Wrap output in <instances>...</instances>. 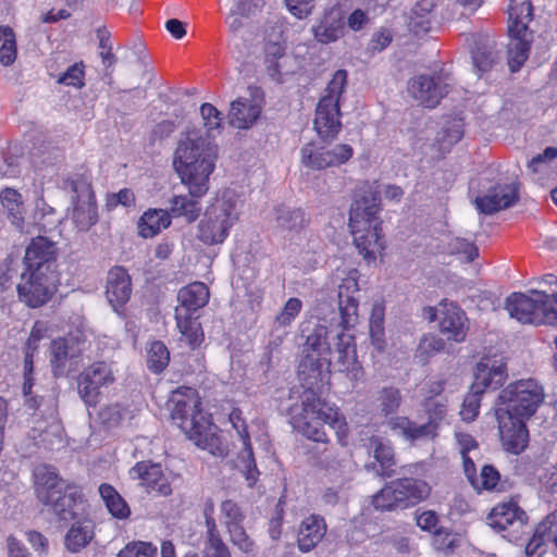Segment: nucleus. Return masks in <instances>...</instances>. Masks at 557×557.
Listing matches in <instances>:
<instances>
[{
  "instance_id": "nucleus-28",
  "label": "nucleus",
  "mask_w": 557,
  "mask_h": 557,
  "mask_svg": "<svg viewBox=\"0 0 557 557\" xmlns=\"http://www.w3.org/2000/svg\"><path fill=\"white\" fill-rule=\"evenodd\" d=\"M57 258L55 243L44 236L33 238L26 248L24 264L28 270L53 273Z\"/></svg>"
},
{
  "instance_id": "nucleus-26",
  "label": "nucleus",
  "mask_w": 557,
  "mask_h": 557,
  "mask_svg": "<svg viewBox=\"0 0 557 557\" xmlns=\"http://www.w3.org/2000/svg\"><path fill=\"white\" fill-rule=\"evenodd\" d=\"M519 199L515 184H496L483 196L475 197L476 209L484 214H493L513 206Z\"/></svg>"
},
{
  "instance_id": "nucleus-31",
  "label": "nucleus",
  "mask_w": 557,
  "mask_h": 557,
  "mask_svg": "<svg viewBox=\"0 0 557 557\" xmlns=\"http://www.w3.org/2000/svg\"><path fill=\"white\" fill-rule=\"evenodd\" d=\"M81 347L75 337H59L50 346V363L54 376H63L70 372V364L81 355Z\"/></svg>"
},
{
  "instance_id": "nucleus-63",
  "label": "nucleus",
  "mask_w": 557,
  "mask_h": 557,
  "mask_svg": "<svg viewBox=\"0 0 557 557\" xmlns=\"http://www.w3.org/2000/svg\"><path fill=\"white\" fill-rule=\"evenodd\" d=\"M385 493V486L373 496L372 504L375 509L379 510H393L396 508H400L394 493H388V496L383 494Z\"/></svg>"
},
{
  "instance_id": "nucleus-48",
  "label": "nucleus",
  "mask_w": 557,
  "mask_h": 557,
  "mask_svg": "<svg viewBox=\"0 0 557 557\" xmlns=\"http://www.w3.org/2000/svg\"><path fill=\"white\" fill-rule=\"evenodd\" d=\"M200 114L208 137L220 134L222 129V113L211 103H203L200 107Z\"/></svg>"
},
{
  "instance_id": "nucleus-24",
  "label": "nucleus",
  "mask_w": 557,
  "mask_h": 557,
  "mask_svg": "<svg viewBox=\"0 0 557 557\" xmlns=\"http://www.w3.org/2000/svg\"><path fill=\"white\" fill-rule=\"evenodd\" d=\"M336 362L339 372L346 374V376L352 382L357 383L363 379L364 371L360 362L357 359L356 344L352 335L345 333L344 331L336 335Z\"/></svg>"
},
{
  "instance_id": "nucleus-55",
  "label": "nucleus",
  "mask_w": 557,
  "mask_h": 557,
  "mask_svg": "<svg viewBox=\"0 0 557 557\" xmlns=\"http://www.w3.org/2000/svg\"><path fill=\"white\" fill-rule=\"evenodd\" d=\"M59 84L83 88L85 86V65L77 62L71 65L59 78Z\"/></svg>"
},
{
  "instance_id": "nucleus-33",
  "label": "nucleus",
  "mask_w": 557,
  "mask_h": 557,
  "mask_svg": "<svg viewBox=\"0 0 557 557\" xmlns=\"http://www.w3.org/2000/svg\"><path fill=\"white\" fill-rule=\"evenodd\" d=\"M326 523L323 517L310 515L305 518L298 529L297 543L302 553L312 550L326 534Z\"/></svg>"
},
{
  "instance_id": "nucleus-42",
  "label": "nucleus",
  "mask_w": 557,
  "mask_h": 557,
  "mask_svg": "<svg viewBox=\"0 0 557 557\" xmlns=\"http://www.w3.org/2000/svg\"><path fill=\"white\" fill-rule=\"evenodd\" d=\"M276 221L278 228L286 233V236L298 233L307 224L305 212L301 209H280Z\"/></svg>"
},
{
  "instance_id": "nucleus-9",
  "label": "nucleus",
  "mask_w": 557,
  "mask_h": 557,
  "mask_svg": "<svg viewBox=\"0 0 557 557\" xmlns=\"http://www.w3.org/2000/svg\"><path fill=\"white\" fill-rule=\"evenodd\" d=\"M346 83V71H336L318 102L313 125L318 135L324 140L334 139L342 129L339 99Z\"/></svg>"
},
{
  "instance_id": "nucleus-58",
  "label": "nucleus",
  "mask_w": 557,
  "mask_h": 557,
  "mask_svg": "<svg viewBox=\"0 0 557 557\" xmlns=\"http://www.w3.org/2000/svg\"><path fill=\"white\" fill-rule=\"evenodd\" d=\"M230 535V541L240 552L245 554L252 553L255 550V542L247 534L243 524L226 530Z\"/></svg>"
},
{
  "instance_id": "nucleus-40",
  "label": "nucleus",
  "mask_w": 557,
  "mask_h": 557,
  "mask_svg": "<svg viewBox=\"0 0 557 557\" xmlns=\"http://www.w3.org/2000/svg\"><path fill=\"white\" fill-rule=\"evenodd\" d=\"M0 201L8 210L11 223L21 230L25 215L21 194L13 188H5L0 193Z\"/></svg>"
},
{
  "instance_id": "nucleus-50",
  "label": "nucleus",
  "mask_w": 557,
  "mask_h": 557,
  "mask_svg": "<svg viewBox=\"0 0 557 557\" xmlns=\"http://www.w3.org/2000/svg\"><path fill=\"white\" fill-rule=\"evenodd\" d=\"M302 309V301L297 297L289 298L281 312L275 317L274 323L276 327L289 326Z\"/></svg>"
},
{
  "instance_id": "nucleus-16",
  "label": "nucleus",
  "mask_w": 557,
  "mask_h": 557,
  "mask_svg": "<svg viewBox=\"0 0 557 557\" xmlns=\"http://www.w3.org/2000/svg\"><path fill=\"white\" fill-rule=\"evenodd\" d=\"M115 377L110 364L97 361L84 369L77 379L78 394L87 406L98 403L100 388L114 382Z\"/></svg>"
},
{
  "instance_id": "nucleus-52",
  "label": "nucleus",
  "mask_w": 557,
  "mask_h": 557,
  "mask_svg": "<svg viewBox=\"0 0 557 557\" xmlns=\"http://www.w3.org/2000/svg\"><path fill=\"white\" fill-rule=\"evenodd\" d=\"M498 482V471L493 466L486 465L481 469L480 475H475L470 484L480 492L482 490H493Z\"/></svg>"
},
{
  "instance_id": "nucleus-41",
  "label": "nucleus",
  "mask_w": 557,
  "mask_h": 557,
  "mask_svg": "<svg viewBox=\"0 0 557 557\" xmlns=\"http://www.w3.org/2000/svg\"><path fill=\"white\" fill-rule=\"evenodd\" d=\"M176 325L187 344L194 349L203 341L200 323L193 314H175Z\"/></svg>"
},
{
  "instance_id": "nucleus-5",
  "label": "nucleus",
  "mask_w": 557,
  "mask_h": 557,
  "mask_svg": "<svg viewBox=\"0 0 557 557\" xmlns=\"http://www.w3.org/2000/svg\"><path fill=\"white\" fill-rule=\"evenodd\" d=\"M541 289L530 294L512 293L506 299V309L511 318L529 324H557V276H544Z\"/></svg>"
},
{
  "instance_id": "nucleus-12",
  "label": "nucleus",
  "mask_w": 557,
  "mask_h": 557,
  "mask_svg": "<svg viewBox=\"0 0 557 557\" xmlns=\"http://www.w3.org/2000/svg\"><path fill=\"white\" fill-rule=\"evenodd\" d=\"M425 408L430 414V421L426 423L417 424L407 417L396 416L387 421V425L395 434L403 436L410 443L433 438L436 435L434 421L444 417L446 406L441 403L428 401Z\"/></svg>"
},
{
  "instance_id": "nucleus-51",
  "label": "nucleus",
  "mask_w": 557,
  "mask_h": 557,
  "mask_svg": "<svg viewBox=\"0 0 557 557\" xmlns=\"http://www.w3.org/2000/svg\"><path fill=\"white\" fill-rule=\"evenodd\" d=\"M158 547L151 542H131L120 550L117 557H157Z\"/></svg>"
},
{
  "instance_id": "nucleus-35",
  "label": "nucleus",
  "mask_w": 557,
  "mask_h": 557,
  "mask_svg": "<svg viewBox=\"0 0 557 557\" xmlns=\"http://www.w3.org/2000/svg\"><path fill=\"white\" fill-rule=\"evenodd\" d=\"M94 537V522L84 517L74 522L65 534L64 545L71 553L81 552Z\"/></svg>"
},
{
  "instance_id": "nucleus-20",
  "label": "nucleus",
  "mask_w": 557,
  "mask_h": 557,
  "mask_svg": "<svg viewBox=\"0 0 557 557\" xmlns=\"http://www.w3.org/2000/svg\"><path fill=\"white\" fill-rule=\"evenodd\" d=\"M228 418L243 444V449L238 455V462L240 471L244 474L248 486L251 487L258 481L260 472L257 468L256 460L253 457L252 446L250 443L249 433L247 431V425L242 416V411L238 408H234L231 411Z\"/></svg>"
},
{
  "instance_id": "nucleus-21",
  "label": "nucleus",
  "mask_w": 557,
  "mask_h": 557,
  "mask_svg": "<svg viewBox=\"0 0 557 557\" xmlns=\"http://www.w3.org/2000/svg\"><path fill=\"white\" fill-rule=\"evenodd\" d=\"M449 83L441 76L419 75L409 82V94L426 108H434L448 94Z\"/></svg>"
},
{
  "instance_id": "nucleus-32",
  "label": "nucleus",
  "mask_w": 557,
  "mask_h": 557,
  "mask_svg": "<svg viewBox=\"0 0 557 557\" xmlns=\"http://www.w3.org/2000/svg\"><path fill=\"white\" fill-rule=\"evenodd\" d=\"M210 298L208 286L202 282H194L182 287L177 294L178 306L175 314H193L203 308Z\"/></svg>"
},
{
  "instance_id": "nucleus-53",
  "label": "nucleus",
  "mask_w": 557,
  "mask_h": 557,
  "mask_svg": "<svg viewBox=\"0 0 557 557\" xmlns=\"http://www.w3.org/2000/svg\"><path fill=\"white\" fill-rule=\"evenodd\" d=\"M445 341L435 335H425L421 338L418 347V356L422 361L445 349Z\"/></svg>"
},
{
  "instance_id": "nucleus-27",
  "label": "nucleus",
  "mask_w": 557,
  "mask_h": 557,
  "mask_svg": "<svg viewBox=\"0 0 557 557\" xmlns=\"http://www.w3.org/2000/svg\"><path fill=\"white\" fill-rule=\"evenodd\" d=\"M106 295L113 310L122 314L132 295V281L122 267H113L107 276Z\"/></svg>"
},
{
  "instance_id": "nucleus-7",
  "label": "nucleus",
  "mask_w": 557,
  "mask_h": 557,
  "mask_svg": "<svg viewBox=\"0 0 557 557\" xmlns=\"http://www.w3.org/2000/svg\"><path fill=\"white\" fill-rule=\"evenodd\" d=\"M533 17L530 0H511L509 7L508 33V66L518 72L529 58L533 33L528 25Z\"/></svg>"
},
{
  "instance_id": "nucleus-43",
  "label": "nucleus",
  "mask_w": 557,
  "mask_h": 557,
  "mask_svg": "<svg viewBox=\"0 0 557 557\" xmlns=\"http://www.w3.org/2000/svg\"><path fill=\"white\" fill-rule=\"evenodd\" d=\"M170 351L161 341H153L147 348V366L148 369L159 374L169 364Z\"/></svg>"
},
{
  "instance_id": "nucleus-62",
  "label": "nucleus",
  "mask_w": 557,
  "mask_h": 557,
  "mask_svg": "<svg viewBox=\"0 0 557 557\" xmlns=\"http://www.w3.org/2000/svg\"><path fill=\"white\" fill-rule=\"evenodd\" d=\"M288 11L297 18L307 17L314 7L313 0H285Z\"/></svg>"
},
{
  "instance_id": "nucleus-19",
  "label": "nucleus",
  "mask_w": 557,
  "mask_h": 557,
  "mask_svg": "<svg viewBox=\"0 0 557 557\" xmlns=\"http://www.w3.org/2000/svg\"><path fill=\"white\" fill-rule=\"evenodd\" d=\"M87 499L81 486L67 483L48 507L60 520L70 521L87 515Z\"/></svg>"
},
{
  "instance_id": "nucleus-59",
  "label": "nucleus",
  "mask_w": 557,
  "mask_h": 557,
  "mask_svg": "<svg viewBox=\"0 0 557 557\" xmlns=\"http://www.w3.org/2000/svg\"><path fill=\"white\" fill-rule=\"evenodd\" d=\"M260 2L261 0H251L249 3L244 0L238 1L228 17V26L231 30L236 32L243 26L242 20L238 15L249 14L253 8L259 7Z\"/></svg>"
},
{
  "instance_id": "nucleus-57",
  "label": "nucleus",
  "mask_w": 557,
  "mask_h": 557,
  "mask_svg": "<svg viewBox=\"0 0 557 557\" xmlns=\"http://www.w3.org/2000/svg\"><path fill=\"white\" fill-rule=\"evenodd\" d=\"M447 249L451 255L463 256L468 262L473 261L479 255L478 248L473 243L460 237L451 238Z\"/></svg>"
},
{
  "instance_id": "nucleus-30",
  "label": "nucleus",
  "mask_w": 557,
  "mask_h": 557,
  "mask_svg": "<svg viewBox=\"0 0 557 557\" xmlns=\"http://www.w3.org/2000/svg\"><path fill=\"white\" fill-rule=\"evenodd\" d=\"M388 493H394L400 508H406L426 498L430 494V486L424 481L405 478L385 485L383 496H388Z\"/></svg>"
},
{
  "instance_id": "nucleus-37",
  "label": "nucleus",
  "mask_w": 557,
  "mask_h": 557,
  "mask_svg": "<svg viewBox=\"0 0 557 557\" xmlns=\"http://www.w3.org/2000/svg\"><path fill=\"white\" fill-rule=\"evenodd\" d=\"M312 30L315 39L322 44L337 40L344 35V22L341 12L338 10L326 12Z\"/></svg>"
},
{
  "instance_id": "nucleus-38",
  "label": "nucleus",
  "mask_w": 557,
  "mask_h": 557,
  "mask_svg": "<svg viewBox=\"0 0 557 557\" xmlns=\"http://www.w3.org/2000/svg\"><path fill=\"white\" fill-rule=\"evenodd\" d=\"M188 191L187 195H177L170 200V211L173 216L185 218L187 222H194L201 212L200 199Z\"/></svg>"
},
{
  "instance_id": "nucleus-18",
  "label": "nucleus",
  "mask_w": 557,
  "mask_h": 557,
  "mask_svg": "<svg viewBox=\"0 0 557 557\" xmlns=\"http://www.w3.org/2000/svg\"><path fill=\"white\" fill-rule=\"evenodd\" d=\"M498 422L499 436L505 450L520 454L529 443L528 419L513 417L503 411H495Z\"/></svg>"
},
{
  "instance_id": "nucleus-1",
  "label": "nucleus",
  "mask_w": 557,
  "mask_h": 557,
  "mask_svg": "<svg viewBox=\"0 0 557 557\" xmlns=\"http://www.w3.org/2000/svg\"><path fill=\"white\" fill-rule=\"evenodd\" d=\"M327 327L317 325L307 336L304 357L298 367L300 381L306 389L300 404L289 408L292 426L310 441L327 443L324 425L334 430L337 442L345 446L349 434L346 417L335 404L323 400L320 396L331 377V346L327 342Z\"/></svg>"
},
{
  "instance_id": "nucleus-34",
  "label": "nucleus",
  "mask_w": 557,
  "mask_h": 557,
  "mask_svg": "<svg viewBox=\"0 0 557 557\" xmlns=\"http://www.w3.org/2000/svg\"><path fill=\"white\" fill-rule=\"evenodd\" d=\"M474 67L479 72L488 71L496 60L494 41L487 34H471L468 38Z\"/></svg>"
},
{
  "instance_id": "nucleus-11",
  "label": "nucleus",
  "mask_w": 557,
  "mask_h": 557,
  "mask_svg": "<svg viewBox=\"0 0 557 557\" xmlns=\"http://www.w3.org/2000/svg\"><path fill=\"white\" fill-rule=\"evenodd\" d=\"M354 156V149L348 144L325 146L319 143H308L300 149V163L307 169L322 171L341 166Z\"/></svg>"
},
{
  "instance_id": "nucleus-17",
  "label": "nucleus",
  "mask_w": 557,
  "mask_h": 557,
  "mask_svg": "<svg viewBox=\"0 0 557 557\" xmlns=\"http://www.w3.org/2000/svg\"><path fill=\"white\" fill-rule=\"evenodd\" d=\"M263 95L258 88H250L248 96L232 101L228 111V123L238 129H249L261 115Z\"/></svg>"
},
{
  "instance_id": "nucleus-22",
  "label": "nucleus",
  "mask_w": 557,
  "mask_h": 557,
  "mask_svg": "<svg viewBox=\"0 0 557 557\" xmlns=\"http://www.w3.org/2000/svg\"><path fill=\"white\" fill-rule=\"evenodd\" d=\"M506 363L503 357L485 356L475 366L473 391L484 393L486 389L498 388L506 380Z\"/></svg>"
},
{
  "instance_id": "nucleus-15",
  "label": "nucleus",
  "mask_w": 557,
  "mask_h": 557,
  "mask_svg": "<svg viewBox=\"0 0 557 557\" xmlns=\"http://www.w3.org/2000/svg\"><path fill=\"white\" fill-rule=\"evenodd\" d=\"M358 280L359 271L349 269L338 285L339 326L344 331L355 327L359 321V299L356 297L359 293Z\"/></svg>"
},
{
  "instance_id": "nucleus-61",
  "label": "nucleus",
  "mask_w": 557,
  "mask_h": 557,
  "mask_svg": "<svg viewBox=\"0 0 557 557\" xmlns=\"http://www.w3.org/2000/svg\"><path fill=\"white\" fill-rule=\"evenodd\" d=\"M135 205V195L128 188H123L115 194H110L107 197V209L114 210L117 206L132 207Z\"/></svg>"
},
{
  "instance_id": "nucleus-47",
  "label": "nucleus",
  "mask_w": 557,
  "mask_h": 557,
  "mask_svg": "<svg viewBox=\"0 0 557 557\" xmlns=\"http://www.w3.org/2000/svg\"><path fill=\"white\" fill-rule=\"evenodd\" d=\"M377 403L384 416L395 413L401 404V394L396 387H384L379 392Z\"/></svg>"
},
{
  "instance_id": "nucleus-6",
  "label": "nucleus",
  "mask_w": 557,
  "mask_h": 557,
  "mask_svg": "<svg viewBox=\"0 0 557 557\" xmlns=\"http://www.w3.org/2000/svg\"><path fill=\"white\" fill-rule=\"evenodd\" d=\"M239 216V195L231 188L219 190L198 225L199 240L206 245L224 243Z\"/></svg>"
},
{
  "instance_id": "nucleus-25",
  "label": "nucleus",
  "mask_w": 557,
  "mask_h": 557,
  "mask_svg": "<svg viewBox=\"0 0 557 557\" xmlns=\"http://www.w3.org/2000/svg\"><path fill=\"white\" fill-rule=\"evenodd\" d=\"M129 475L134 480H139L140 485L148 493H156L160 496H168L172 493L171 483L159 463L137 462L129 470Z\"/></svg>"
},
{
  "instance_id": "nucleus-60",
  "label": "nucleus",
  "mask_w": 557,
  "mask_h": 557,
  "mask_svg": "<svg viewBox=\"0 0 557 557\" xmlns=\"http://www.w3.org/2000/svg\"><path fill=\"white\" fill-rule=\"evenodd\" d=\"M557 158V148L547 147L542 153L533 157L528 168L532 173L545 172L549 168V163Z\"/></svg>"
},
{
  "instance_id": "nucleus-8",
  "label": "nucleus",
  "mask_w": 557,
  "mask_h": 557,
  "mask_svg": "<svg viewBox=\"0 0 557 557\" xmlns=\"http://www.w3.org/2000/svg\"><path fill=\"white\" fill-rule=\"evenodd\" d=\"M544 389L533 379L508 384L498 395L495 411L530 419L544 401Z\"/></svg>"
},
{
  "instance_id": "nucleus-36",
  "label": "nucleus",
  "mask_w": 557,
  "mask_h": 557,
  "mask_svg": "<svg viewBox=\"0 0 557 557\" xmlns=\"http://www.w3.org/2000/svg\"><path fill=\"white\" fill-rule=\"evenodd\" d=\"M171 224V215L163 209H149L143 213L137 223L138 235L152 238Z\"/></svg>"
},
{
  "instance_id": "nucleus-64",
  "label": "nucleus",
  "mask_w": 557,
  "mask_h": 557,
  "mask_svg": "<svg viewBox=\"0 0 557 557\" xmlns=\"http://www.w3.org/2000/svg\"><path fill=\"white\" fill-rule=\"evenodd\" d=\"M463 136V124L460 120H454L449 127L443 131V144L454 145Z\"/></svg>"
},
{
  "instance_id": "nucleus-39",
  "label": "nucleus",
  "mask_w": 557,
  "mask_h": 557,
  "mask_svg": "<svg viewBox=\"0 0 557 557\" xmlns=\"http://www.w3.org/2000/svg\"><path fill=\"white\" fill-rule=\"evenodd\" d=\"M99 494L112 517L120 520L129 517V506L112 485L102 483L99 486Z\"/></svg>"
},
{
  "instance_id": "nucleus-3",
  "label": "nucleus",
  "mask_w": 557,
  "mask_h": 557,
  "mask_svg": "<svg viewBox=\"0 0 557 557\" xmlns=\"http://www.w3.org/2000/svg\"><path fill=\"white\" fill-rule=\"evenodd\" d=\"M169 406L172 420L195 445L213 456L226 455L227 449L216 435L214 424L202 411L201 399L195 388L181 386L173 391Z\"/></svg>"
},
{
  "instance_id": "nucleus-49",
  "label": "nucleus",
  "mask_w": 557,
  "mask_h": 557,
  "mask_svg": "<svg viewBox=\"0 0 557 557\" xmlns=\"http://www.w3.org/2000/svg\"><path fill=\"white\" fill-rule=\"evenodd\" d=\"M220 509L221 519L226 530L243 524L245 515L237 503L226 499L222 502Z\"/></svg>"
},
{
  "instance_id": "nucleus-23",
  "label": "nucleus",
  "mask_w": 557,
  "mask_h": 557,
  "mask_svg": "<svg viewBox=\"0 0 557 557\" xmlns=\"http://www.w3.org/2000/svg\"><path fill=\"white\" fill-rule=\"evenodd\" d=\"M33 478L35 495L45 507H49L69 483L59 475L55 468L48 465L37 466Z\"/></svg>"
},
{
  "instance_id": "nucleus-46",
  "label": "nucleus",
  "mask_w": 557,
  "mask_h": 557,
  "mask_svg": "<svg viewBox=\"0 0 557 557\" xmlns=\"http://www.w3.org/2000/svg\"><path fill=\"white\" fill-rule=\"evenodd\" d=\"M34 356L32 351L25 352L24 358V381H23V394L25 396V405L29 409H36L39 407V400L32 396V388L34 385Z\"/></svg>"
},
{
  "instance_id": "nucleus-44",
  "label": "nucleus",
  "mask_w": 557,
  "mask_h": 557,
  "mask_svg": "<svg viewBox=\"0 0 557 557\" xmlns=\"http://www.w3.org/2000/svg\"><path fill=\"white\" fill-rule=\"evenodd\" d=\"M372 445L373 456L381 467V470L377 472L382 476H391L394 472L393 467L395 465L392 446L380 438H373Z\"/></svg>"
},
{
  "instance_id": "nucleus-56",
  "label": "nucleus",
  "mask_w": 557,
  "mask_h": 557,
  "mask_svg": "<svg viewBox=\"0 0 557 557\" xmlns=\"http://www.w3.org/2000/svg\"><path fill=\"white\" fill-rule=\"evenodd\" d=\"M203 557H232L219 532L207 534Z\"/></svg>"
},
{
  "instance_id": "nucleus-4",
  "label": "nucleus",
  "mask_w": 557,
  "mask_h": 557,
  "mask_svg": "<svg viewBox=\"0 0 557 557\" xmlns=\"http://www.w3.org/2000/svg\"><path fill=\"white\" fill-rule=\"evenodd\" d=\"M380 211L379 186L375 183L364 184L351 203L348 226L359 253L367 262L374 261L385 248Z\"/></svg>"
},
{
  "instance_id": "nucleus-10",
  "label": "nucleus",
  "mask_w": 557,
  "mask_h": 557,
  "mask_svg": "<svg viewBox=\"0 0 557 557\" xmlns=\"http://www.w3.org/2000/svg\"><path fill=\"white\" fill-rule=\"evenodd\" d=\"M73 191L70 218L78 231H88L98 221L96 197L89 177L78 174L66 182Z\"/></svg>"
},
{
  "instance_id": "nucleus-14",
  "label": "nucleus",
  "mask_w": 557,
  "mask_h": 557,
  "mask_svg": "<svg viewBox=\"0 0 557 557\" xmlns=\"http://www.w3.org/2000/svg\"><path fill=\"white\" fill-rule=\"evenodd\" d=\"M486 520L487 524L495 531L507 532L504 537L509 541H517L519 539L518 534L527 524L528 516L517 502L510 499L497 504L488 513Z\"/></svg>"
},
{
  "instance_id": "nucleus-29",
  "label": "nucleus",
  "mask_w": 557,
  "mask_h": 557,
  "mask_svg": "<svg viewBox=\"0 0 557 557\" xmlns=\"http://www.w3.org/2000/svg\"><path fill=\"white\" fill-rule=\"evenodd\" d=\"M442 314L440 321L441 333L456 343H462L466 339L469 325L466 313L455 304L443 301L440 304Z\"/></svg>"
},
{
  "instance_id": "nucleus-45",
  "label": "nucleus",
  "mask_w": 557,
  "mask_h": 557,
  "mask_svg": "<svg viewBox=\"0 0 557 557\" xmlns=\"http://www.w3.org/2000/svg\"><path fill=\"white\" fill-rule=\"evenodd\" d=\"M17 55L15 34L9 26H0V63L12 65Z\"/></svg>"
},
{
  "instance_id": "nucleus-2",
  "label": "nucleus",
  "mask_w": 557,
  "mask_h": 557,
  "mask_svg": "<svg viewBox=\"0 0 557 557\" xmlns=\"http://www.w3.org/2000/svg\"><path fill=\"white\" fill-rule=\"evenodd\" d=\"M219 159V147L209 138L189 133L180 140L173 154V168L181 183L195 197H205Z\"/></svg>"
},
{
  "instance_id": "nucleus-54",
  "label": "nucleus",
  "mask_w": 557,
  "mask_h": 557,
  "mask_svg": "<svg viewBox=\"0 0 557 557\" xmlns=\"http://www.w3.org/2000/svg\"><path fill=\"white\" fill-rule=\"evenodd\" d=\"M482 394L483 393L479 391H473L472 387L470 388V392L466 396L460 410V416L463 421L472 422L479 416Z\"/></svg>"
},
{
  "instance_id": "nucleus-13",
  "label": "nucleus",
  "mask_w": 557,
  "mask_h": 557,
  "mask_svg": "<svg viewBox=\"0 0 557 557\" xmlns=\"http://www.w3.org/2000/svg\"><path fill=\"white\" fill-rule=\"evenodd\" d=\"M55 290L53 273L28 270L22 274L17 285L18 298L28 307L37 308L46 304Z\"/></svg>"
}]
</instances>
